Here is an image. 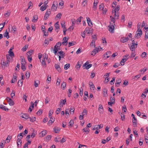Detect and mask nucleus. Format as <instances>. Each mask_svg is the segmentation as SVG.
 <instances>
[{"label": "nucleus", "mask_w": 148, "mask_h": 148, "mask_svg": "<svg viewBox=\"0 0 148 148\" xmlns=\"http://www.w3.org/2000/svg\"><path fill=\"white\" fill-rule=\"evenodd\" d=\"M137 46V41H134V40H132V45L130 47V49L131 51H133L136 48Z\"/></svg>", "instance_id": "nucleus-1"}, {"label": "nucleus", "mask_w": 148, "mask_h": 148, "mask_svg": "<svg viewBox=\"0 0 148 148\" xmlns=\"http://www.w3.org/2000/svg\"><path fill=\"white\" fill-rule=\"evenodd\" d=\"M128 58V56H124L120 62V64H121V65L122 66L124 64V63L127 60Z\"/></svg>", "instance_id": "nucleus-2"}, {"label": "nucleus", "mask_w": 148, "mask_h": 148, "mask_svg": "<svg viewBox=\"0 0 148 148\" xmlns=\"http://www.w3.org/2000/svg\"><path fill=\"white\" fill-rule=\"evenodd\" d=\"M142 32L141 29L140 30H137L136 32V34L135 35V37L136 38H138L140 37L142 34Z\"/></svg>", "instance_id": "nucleus-3"}, {"label": "nucleus", "mask_w": 148, "mask_h": 148, "mask_svg": "<svg viewBox=\"0 0 148 148\" xmlns=\"http://www.w3.org/2000/svg\"><path fill=\"white\" fill-rule=\"evenodd\" d=\"M51 13L50 10L49 9L45 13L44 19L45 20H47L49 17V16L50 14H51Z\"/></svg>", "instance_id": "nucleus-4"}, {"label": "nucleus", "mask_w": 148, "mask_h": 148, "mask_svg": "<svg viewBox=\"0 0 148 148\" xmlns=\"http://www.w3.org/2000/svg\"><path fill=\"white\" fill-rule=\"evenodd\" d=\"M114 25L110 24V26L108 27V30L112 33L114 32Z\"/></svg>", "instance_id": "nucleus-5"}, {"label": "nucleus", "mask_w": 148, "mask_h": 148, "mask_svg": "<svg viewBox=\"0 0 148 148\" xmlns=\"http://www.w3.org/2000/svg\"><path fill=\"white\" fill-rule=\"evenodd\" d=\"M6 99L8 101V103L10 106H13L14 103V101L11 98L7 97Z\"/></svg>", "instance_id": "nucleus-6"}, {"label": "nucleus", "mask_w": 148, "mask_h": 148, "mask_svg": "<svg viewBox=\"0 0 148 148\" xmlns=\"http://www.w3.org/2000/svg\"><path fill=\"white\" fill-rule=\"evenodd\" d=\"M132 121L133 126L134 127H136L137 124V120L135 116L132 117Z\"/></svg>", "instance_id": "nucleus-7"}, {"label": "nucleus", "mask_w": 148, "mask_h": 148, "mask_svg": "<svg viewBox=\"0 0 148 148\" xmlns=\"http://www.w3.org/2000/svg\"><path fill=\"white\" fill-rule=\"evenodd\" d=\"M89 86L90 88V89L92 91H94L95 89V87L93 84V83L91 81H90L89 82Z\"/></svg>", "instance_id": "nucleus-8"}, {"label": "nucleus", "mask_w": 148, "mask_h": 148, "mask_svg": "<svg viewBox=\"0 0 148 148\" xmlns=\"http://www.w3.org/2000/svg\"><path fill=\"white\" fill-rule=\"evenodd\" d=\"M66 102V99L64 100L61 99L60 101V107L62 108L63 105H65Z\"/></svg>", "instance_id": "nucleus-9"}, {"label": "nucleus", "mask_w": 148, "mask_h": 148, "mask_svg": "<svg viewBox=\"0 0 148 148\" xmlns=\"http://www.w3.org/2000/svg\"><path fill=\"white\" fill-rule=\"evenodd\" d=\"M100 50H99V48H95L92 52V53H91V55H92L94 56L96 54L97 52H98Z\"/></svg>", "instance_id": "nucleus-10"}, {"label": "nucleus", "mask_w": 148, "mask_h": 148, "mask_svg": "<svg viewBox=\"0 0 148 148\" xmlns=\"http://www.w3.org/2000/svg\"><path fill=\"white\" fill-rule=\"evenodd\" d=\"M21 116L26 119H28L29 118V115L27 113L22 114V115Z\"/></svg>", "instance_id": "nucleus-11"}, {"label": "nucleus", "mask_w": 148, "mask_h": 148, "mask_svg": "<svg viewBox=\"0 0 148 148\" xmlns=\"http://www.w3.org/2000/svg\"><path fill=\"white\" fill-rule=\"evenodd\" d=\"M6 66H9V63L10 60V58L8 54H7L6 55Z\"/></svg>", "instance_id": "nucleus-12"}, {"label": "nucleus", "mask_w": 148, "mask_h": 148, "mask_svg": "<svg viewBox=\"0 0 148 148\" xmlns=\"http://www.w3.org/2000/svg\"><path fill=\"white\" fill-rule=\"evenodd\" d=\"M111 54V52L110 51H107L106 53L103 55L104 57L106 58L105 59H106L108 58L110 56Z\"/></svg>", "instance_id": "nucleus-13"}, {"label": "nucleus", "mask_w": 148, "mask_h": 148, "mask_svg": "<svg viewBox=\"0 0 148 148\" xmlns=\"http://www.w3.org/2000/svg\"><path fill=\"white\" fill-rule=\"evenodd\" d=\"M0 108L5 111H8L9 109L7 108L6 107L3 105H0Z\"/></svg>", "instance_id": "nucleus-14"}, {"label": "nucleus", "mask_w": 148, "mask_h": 148, "mask_svg": "<svg viewBox=\"0 0 148 148\" xmlns=\"http://www.w3.org/2000/svg\"><path fill=\"white\" fill-rule=\"evenodd\" d=\"M129 40V38L128 37H123L121 38V42L124 43L126 42Z\"/></svg>", "instance_id": "nucleus-15"}, {"label": "nucleus", "mask_w": 148, "mask_h": 148, "mask_svg": "<svg viewBox=\"0 0 148 148\" xmlns=\"http://www.w3.org/2000/svg\"><path fill=\"white\" fill-rule=\"evenodd\" d=\"M87 21L88 24V25L89 26H90L91 25H92V22L91 21L90 18L88 17H86Z\"/></svg>", "instance_id": "nucleus-16"}, {"label": "nucleus", "mask_w": 148, "mask_h": 148, "mask_svg": "<svg viewBox=\"0 0 148 148\" xmlns=\"http://www.w3.org/2000/svg\"><path fill=\"white\" fill-rule=\"evenodd\" d=\"M49 118H50V119L47 123V125H51L55 121L54 119L53 120V121H52V120H51V119H53V118H52V117H51Z\"/></svg>", "instance_id": "nucleus-17"}, {"label": "nucleus", "mask_w": 148, "mask_h": 148, "mask_svg": "<svg viewBox=\"0 0 148 148\" xmlns=\"http://www.w3.org/2000/svg\"><path fill=\"white\" fill-rule=\"evenodd\" d=\"M103 96L104 97H106L108 96L107 90L106 88H103Z\"/></svg>", "instance_id": "nucleus-18"}, {"label": "nucleus", "mask_w": 148, "mask_h": 148, "mask_svg": "<svg viewBox=\"0 0 148 148\" xmlns=\"http://www.w3.org/2000/svg\"><path fill=\"white\" fill-rule=\"evenodd\" d=\"M92 65L91 64H89L88 65H87V64H86V62L83 65V66H86V69H88L89 68L91 67L92 66Z\"/></svg>", "instance_id": "nucleus-19"}, {"label": "nucleus", "mask_w": 148, "mask_h": 148, "mask_svg": "<svg viewBox=\"0 0 148 148\" xmlns=\"http://www.w3.org/2000/svg\"><path fill=\"white\" fill-rule=\"evenodd\" d=\"M63 42L62 43L63 44H65V45H66L68 42V39L66 37H64L63 39Z\"/></svg>", "instance_id": "nucleus-20"}, {"label": "nucleus", "mask_w": 148, "mask_h": 148, "mask_svg": "<svg viewBox=\"0 0 148 148\" xmlns=\"http://www.w3.org/2000/svg\"><path fill=\"white\" fill-rule=\"evenodd\" d=\"M110 18L111 19V22H110V24H113L114 25H115V19L112 16H110Z\"/></svg>", "instance_id": "nucleus-21"}, {"label": "nucleus", "mask_w": 148, "mask_h": 148, "mask_svg": "<svg viewBox=\"0 0 148 148\" xmlns=\"http://www.w3.org/2000/svg\"><path fill=\"white\" fill-rule=\"evenodd\" d=\"M45 27L44 25H42V32H43L44 33V35L45 36H48V34H45V32L46 33V32L45 31Z\"/></svg>", "instance_id": "nucleus-22"}, {"label": "nucleus", "mask_w": 148, "mask_h": 148, "mask_svg": "<svg viewBox=\"0 0 148 148\" xmlns=\"http://www.w3.org/2000/svg\"><path fill=\"white\" fill-rule=\"evenodd\" d=\"M83 131L84 132L86 133V134H88L89 133L90 131L89 129L86 127L84 128L83 129Z\"/></svg>", "instance_id": "nucleus-23"}, {"label": "nucleus", "mask_w": 148, "mask_h": 148, "mask_svg": "<svg viewBox=\"0 0 148 148\" xmlns=\"http://www.w3.org/2000/svg\"><path fill=\"white\" fill-rule=\"evenodd\" d=\"M21 68L23 71H25L26 70V67H25V64L21 62Z\"/></svg>", "instance_id": "nucleus-24"}, {"label": "nucleus", "mask_w": 148, "mask_h": 148, "mask_svg": "<svg viewBox=\"0 0 148 148\" xmlns=\"http://www.w3.org/2000/svg\"><path fill=\"white\" fill-rule=\"evenodd\" d=\"M3 35L4 37H6L7 38H9V33L7 31V30L3 34Z\"/></svg>", "instance_id": "nucleus-25"}, {"label": "nucleus", "mask_w": 148, "mask_h": 148, "mask_svg": "<svg viewBox=\"0 0 148 148\" xmlns=\"http://www.w3.org/2000/svg\"><path fill=\"white\" fill-rule=\"evenodd\" d=\"M39 81L38 80H35L34 81V86H35V87H37L38 86V84L39 83Z\"/></svg>", "instance_id": "nucleus-26"}, {"label": "nucleus", "mask_w": 148, "mask_h": 148, "mask_svg": "<svg viewBox=\"0 0 148 148\" xmlns=\"http://www.w3.org/2000/svg\"><path fill=\"white\" fill-rule=\"evenodd\" d=\"M66 83L65 82H63L61 84V87L63 90L64 89V88L66 87Z\"/></svg>", "instance_id": "nucleus-27"}, {"label": "nucleus", "mask_w": 148, "mask_h": 148, "mask_svg": "<svg viewBox=\"0 0 148 148\" xmlns=\"http://www.w3.org/2000/svg\"><path fill=\"white\" fill-rule=\"evenodd\" d=\"M21 62L24 64H26V62L23 56H21Z\"/></svg>", "instance_id": "nucleus-28"}, {"label": "nucleus", "mask_w": 148, "mask_h": 148, "mask_svg": "<svg viewBox=\"0 0 148 148\" xmlns=\"http://www.w3.org/2000/svg\"><path fill=\"white\" fill-rule=\"evenodd\" d=\"M65 22L64 21H62L61 23L62 27L63 28V29H66V27L65 25Z\"/></svg>", "instance_id": "nucleus-29"}, {"label": "nucleus", "mask_w": 148, "mask_h": 148, "mask_svg": "<svg viewBox=\"0 0 148 148\" xmlns=\"http://www.w3.org/2000/svg\"><path fill=\"white\" fill-rule=\"evenodd\" d=\"M58 54H59L61 56V57L62 58H64L65 56L64 54V52L62 51H59L58 53Z\"/></svg>", "instance_id": "nucleus-30"}, {"label": "nucleus", "mask_w": 148, "mask_h": 148, "mask_svg": "<svg viewBox=\"0 0 148 148\" xmlns=\"http://www.w3.org/2000/svg\"><path fill=\"white\" fill-rule=\"evenodd\" d=\"M47 6V5L45 6V5H42V6L40 8V10L42 11H44L46 9Z\"/></svg>", "instance_id": "nucleus-31"}, {"label": "nucleus", "mask_w": 148, "mask_h": 148, "mask_svg": "<svg viewBox=\"0 0 148 148\" xmlns=\"http://www.w3.org/2000/svg\"><path fill=\"white\" fill-rule=\"evenodd\" d=\"M5 143V142L3 140V142H2L1 141L0 143V147L1 148H3Z\"/></svg>", "instance_id": "nucleus-32"}, {"label": "nucleus", "mask_w": 148, "mask_h": 148, "mask_svg": "<svg viewBox=\"0 0 148 148\" xmlns=\"http://www.w3.org/2000/svg\"><path fill=\"white\" fill-rule=\"evenodd\" d=\"M87 111L86 109H84L83 110L82 112V114L84 116L85 115H87Z\"/></svg>", "instance_id": "nucleus-33"}, {"label": "nucleus", "mask_w": 148, "mask_h": 148, "mask_svg": "<svg viewBox=\"0 0 148 148\" xmlns=\"http://www.w3.org/2000/svg\"><path fill=\"white\" fill-rule=\"evenodd\" d=\"M8 53H9V56H10L11 57H14V54L13 51H8Z\"/></svg>", "instance_id": "nucleus-34"}, {"label": "nucleus", "mask_w": 148, "mask_h": 148, "mask_svg": "<svg viewBox=\"0 0 148 148\" xmlns=\"http://www.w3.org/2000/svg\"><path fill=\"white\" fill-rule=\"evenodd\" d=\"M12 30L13 31V33H16V27L15 26H13L12 27Z\"/></svg>", "instance_id": "nucleus-35"}, {"label": "nucleus", "mask_w": 148, "mask_h": 148, "mask_svg": "<svg viewBox=\"0 0 148 148\" xmlns=\"http://www.w3.org/2000/svg\"><path fill=\"white\" fill-rule=\"evenodd\" d=\"M56 30H59L60 27L59 25L58 24V22L56 23L55 25Z\"/></svg>", "instance_id": "nucleus-36"}, {"label": "nucleus", "mask_w": 148, "mask_h": 148, "mask_svg": "<svg viewBox=\"0 0 148 148\" xmlns=\"http://www.w3.org/2000/svg\"><path fill=\"white\" fill-rule=\"evenodd\" d=\"M33 51L32 50H30L27 53V56H32L31 53Z\"/></svg>", "instance_id": "nucleus-37"}, {"label": "nucleus", "mask_w": 148, "mask_h": 148, "mask_svg": "<svg viewBox=\"0 0 148 148\" xmlns=\"http://www.w3.org/2000/svg\"><path fill=\"white\" fill-rule=\"evenodd\" d=\"M14 78H13L11 80V83H14L16 81V78L17 77L16 76H14L13 75Z\"/></svg>", "instance_id": "nucleus-38"}, {"label": "nucleus", "mask_w": 148, "mask_h": 148, "mask_svg": "<svg viewBox=\"0 0 148 148\" xmlns=\"http://www.w3.org/2000/svg\"><path fill=\"white\" fill-rule=\"evenodd\" d=\"M34 103L32 104V105L29 107L28 109V111H30V112H31L32 110L34 108Z\"/></svg>", "instance_id": "nucleus-39"}, {"label": "nucleus", "mask_w": 148, "mask_h": 148, "mask_svg": "<svg viewBox=\"0 0 148 148\" xmlns=\"http://www.w3.org/2000/svg\"><path fill=\"white\" fill-rule=\"evenodd\" d=\"M54 3H56L57 4V2H56L55 1H54L53 2V4L52 5V8L55 10H56V9L57 8V7L56 5H55Z\"/></svg>", "instance_id": "nucleus-40"}, {"label": "nucleus", "mask_w": 148, "mask_h": 148, "mask_svg": "<svg viewBox=\"0 0 148 148\" xmlns=\"http://www.w3.org/2000/svg\"><path fill=\"white\" fill-rule=\"evenodd\" d=\"M47 131L46 130H45L43 131H42L41 133L40 134H41L42 136H43L46 135L47 134Z\"/></svg>", "instance_id": "nucleus-41"}, {"label": "nucleus", "mask_w": 148, "mask_h": 148, "mask_svg": "<svg viewBox=\"0 0 148 148\" xmlns=\"http://www.w3.org/2000/svg\"><path fill=\"white\" fill-rule=\"evenodd\" d=\"M126 110L127 108L126 106L124 105L122 107V111L123 112V113H124V112H126Z\"/></svg>", "instance_id": "nucleus-42"}, {"label": "nucleus", "mask_w": 148, "mask_h": 148, "mask_svg": "<svg viewBox=\"0 0 148 148\" xmlns=\"http://www.w3.org/2000/svg\"><path fill=\"white\" fill-rule=\"evenodd\" d=\"M132 52L131 53L130 57H134L135 56L136 54L135 53V49L133 51H132Z\"/></svg>", "instance_id": "nucleus-43"}, {"label": "nucleus", "mask_w": 148, "mask_h": 148, "mask_svg": "<svg viewBox=\"0 0 148 148\" xmlns=\"http://www.w3.org/2000/svg\"><path fill=\"white\" fill-rule=\"evenodd\" d=\"M33 18V19L32 20V21L33 22H34V21H37L38 17V16L36 15L34 16Z\"/></svg>", "instance_id": "nucleus-44"}, {"label": "nucleus", "mask_w": 148, "mask_h": 148, "mask_svg": "<svg viewBox=\"0 0 148 148\" xmlns=\"http://www.w3.org/2000/svg\"><path fill=\"white\" fill-rule=\"evenodd\" d=\"M70 64H67L64 65V69L67 70L70 67Z\"/></svg>", "instance_id": "nucleus-45"}, {"label": "nucleus", "mask_w": 148, "mask_h": 148, "mask_svg": "<svg viewBox=\"0 0 148 148\" xmlns=\"http://www.w3.org/2000/svg\"><path fill=\"white\" fill-rule=\"evenodd\" d=\"M54 131L56 133L60 131V130L57 127H55L53 128Z\"/></svg>", "instance_id": "nucleus-46"}, {"label": "nucleus", "mask_w": 148, "mask_h": 148, "mask_svg": "<svg viewBox=\"0 0 148 148\" xmlns=\"http://www.w3.org/2000/svg\"><path fill=\"white\" fill-rule=\"evenodd\" d=\"M121 116V119L122 121H124L125 119V116L123 113H121L120 114Z\"/></svg>", "instance_id": "nucleus-47"}, {"label": "nucleus", "mask_w": 148, "mask_h": 148, "mask_svg": "<svg viewBox=\"0 0 148 148\" xmlns=\"http://www.w3.org/2000/svg\"><path fill=\"white\" fill-rule=\"evenodd\" d=\"M133 132L135 136L136 137L138 136V134L137 133V131L136 130L133 129Z\"/></svg>", "instance_id": "nucleus-48"}, {"label": "nucleus", "mask_w": 148, "mask_h": 148, "mask_svg": "<svg viewBox=\"0 0 148 148\" xmlns=\"http://www.w3.org/2000/svg\"><path fill=\"white\" fill-rule=\"evenodd\" d=\"M30 119V121L32 122H33L36 121V117H30L29 118Z\"/></svg>", "instance_id": "nucleus-49"}, {"label": "nucleus", "mask_w": 148, "mask_h": 148, "mask_svg": "<svg viewBox=\"0 0 148 148\" xmlns=\"http://www.w3.org/2000/svg\"><path fill=\"white\" fill-rule=\"evenodd\" d=\"M28 45H26L22 48V50L23 51H25L27 50V49L28 48Z\"/></svg>", "instance_id": "nucleus-50"}, {"label": "nucleus", "mask_w": 148, "mask_h": 148, "mask_svg": "<svg viewBox=\"0 0 148 148\" xmlns=\"http://www.w3.org/2000/svg\"><path fill=\"white\" fill-rule=\"evenodd\" d=\"M69 126H72L74 124V121L73 120H71L69 123Z\"/></svg>", "instance_id": "nucleus-51"}, {"label": "nucleus", "mask_w": 148, "mask_h": 148, "mask_svg": "<svg viewBox=\"0 0 148 148\" xmlns=\"http://www.w3.org/2000/svg\"><path fill=\"white\" fill-rule=\"evenodd\" d=\"M115 77H113L112 80L110 82V84L111 85L113 84L114 83L115 80Z\"/></svg>", "instance_id": "nucleus-52"}, {"label": "nucleus", "mask_w": 148, "mask_h": 148, "mask_svg": "<svg viewBox=\"0 0 148 148\" xmlns=\"http://www.w3.org/2000/svg\"><path fill=\"white\" fill-rule=\"evenodd\" d=\"M53 111L52 110H50L49 111V118H50L51 117V115L53 114Z\"/></svg>", "instance_id": "nucleus-53"}, {"label": "nucleus", "mask_w": 148, "mask_h": 148, "mask_svg": "<svg viewBox=\"0 0 148 148\" xmlns=\"http://www.w3.org/2000/svg\"><path fill=\"white\" fill-rule=\"evenodd\" d=\"M104 5L103 4H101L99 5V9L100 10H102L104 8Z\"/></svg>", "instance_id": "nucleus-54"}, {"label": "nucleus", "mask_w": 148, "mask_h": 148, "mask_svg": "<svg viewBox=\"0 0 148 148\" xmlns=\"http://www.w3.org/2000/svg\"><path fill=\"white\" fill-rule=\"evenodd\" d=\"M51 135H48L46 137L47 141H49L51 138Z\"/></svg>", "instance_id": "nucleus-55"}, {"label": "nucleus", "mask_w": 148, "mask_h": 148, "mask_svg": "<svg viewBox=\"0 0 148 148\" xmlns=\"http://www.w3.org/2000/svg\"><path fill=\"white\" fill-rule=\"evenodd\" d=\"M95 40H92V41L90 44V46H92L93 45H94V47H95Z\"/></svg>", "instance_id": "nucleus-56"}, {"label": "nucleus", "mask_w": 148, "mask_h": 148, "mask_svg": "<svg viewBox=\"0 0 148 148\" xmlns=\"http://www.w3.org/2000/svg\"><path fill=\"white\" fill-rule=\"evenodd\" d=\"M60 82L61 80L60 79H59V78H58L57 79L56 84L58 86L60 84Z\"/></svg>", "instance_id": "nucleus-57"}, {"label": "nucleus", "mask_w": 148, "mask_h": 148, "mask_svg": "<svg viewBox=\"0 0 148 148\" xmlns=\"http://www.w3.org/2000/svg\"><path fill=\"white\" fill-rule=\"evenodd\" d=\"M81 66V65L79 64V62H78L76 65L75 67L77 69H79L80 68Z\"/></svg>", "instance_id": "nucleus-58"}, {"label": "nucleus", "mask_w": 148, "mask_h": 148, "mask_svg": "<svg viewBox=\"0 0 148 148\" xmlns=\"http://www.w3.org/2000/svg\"><path fill=\"white\" fill-rule=\"evenodd\" d=\"M21 138H18L17 141V146H18V145H19V144L18 143H19L20 144H21V143H22L21 140Z\"/></svg>", "instance_id": "nucleus-59"}, {"label": "nucleus", "mask_w": 148, "mask_h": 148, "mask_svg": "<svg viewBox=\"0 0 148 148\" xmlns=\"http://www.w3.org/2000/svg\"><path fill=\"white\" fill-rule=\"evenodd\" d=\"M87 0H84V1H83L82 3V5L84 6L86 4H87Z\"/></svg>", "instance_id": "nucleus-60"}, {"label": "nucleus", "mask_w": 148, "mask_h": 148, "mask_svg": "<svg viewBox=\"0 0 148 148\" xmlns=\"http://www.w3.org/2000/svg\"><path fill=\"white\" fill-rule=\"evenodd\" d=\"M75 45V42H69V45L68 47H70L72 45Z\"/></svg>", "instance_id": "nucleus-61"}, {"label": "nucleus", "mask_w": 148, "mask_h": 148, "mask_svg": "<svg viewBox=\"0 0 148 148\" xmlns=\"http://www.w3.org/2000/svg\"><path fill=\"white\" fill-rule=\"evenodd\" d=\"M42 113V110H41L40 109L36 113V114L38 115H40Z\"/></svg>", "instance_id": "nucleus-62"}, {"label": "nucleus", "mask_w": 148, "mask_h": 148, "mask_svg": "<svg viewBox=\"0 0 148 148\" xmlns=\"http://www.w3.org/2000/svg\"><path fill=\"white\" fill-rule=\"evenodd\" d=\"M10 12L9 11H8L7 13L4 14V16H8L10 15Z\"/></svg>", "instance_id": "nucleus-63"}, {"label": "nucleus", "mask_w": 148, "mask_h": 148, "mask_svg": "<svg viewBox=\"0 0 148 148\" xmlns=\"http://www.w3.org/2000/svg\"><path fill=\"white\" fill-rule=\"evenodd\" d=\"M148 38V32L147 31L146 32L145 34V39L147 40Z\"/></svg>", "instance_id": "nucleus-64"}]
</instances>
